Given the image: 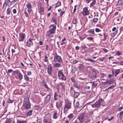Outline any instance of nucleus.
<instances>
[{
  "mask_svg": "<svg viewBox=\"0 0 123 123\" xmlns=\"http://www.w3.org/2000/svg\"><path fill=\"white\" fill-rule=\"evenodd\" d=\"M31 104L28 99L25 100L23 103V107L24 110H27L30 108Z\"/></svg>",
  "mask_w": 123,
  "mask_h": 123,
  "instance_id": "f03ea898",
  "label": "nucleus"
},
{
  "mask_svg": "<svg viewBox=\"0 0 123 123\" xmlns=\"http://www.w3.org/2000/svg\"><path fill=\"white\" fill-rule=\"evenodd\" d=\"M117 4L119 6L120 5H121V2L120 1H119L118 2Z\"/></svg>",
  "mask_w": 123,
  "mask_h": 123,
  "instance_id": "052dcab7",
  "label": "nucleus"
},
{
  "mask_svg": "<svg viewBox=\"0 0 123 123\" xmlns=\"http://www.w3.org/2000/svg\"><path fill=\"white\" fill-rule=\"evenodd\" d=\"M13 100H10V99H8L7 100V102L8 103H12L13 102Z\"/></svg>",
  "mask_w": 123,
  "mask_h": 123,
  "instance_id": "58836bf2",
  "label": "nucleus"
},
{
  "mask_svg": "<svg viewBox=\"0 0 123 123\" xmlns=\"http://www.w3.org/2000/svg\"><path fill=\"white\" fill-rule=\"evenodd\" d=\"M73 86L75 88L79 89V86H78V84L76 82L74 83L73 84Z\"/></svg>",
  "mask_w": 123,
  "mask_h": 123,
  "instance_id": "5701e85b",
  "label": "nucleus"
},
{
  "mask_svg": "<svg viewBox=\"0 0 123 123\" xmlns=\"http://www.w3.org/2000/svg\"><path fill=\"white\" fill-rule=\"evenodd\" d=\"M32 112V110H31L26 113V115L27 116H31Z\"/></svg>",
  "mask_w": 123,
  "mask_h": 123,
  "instance_id": "dca6fc26",
  "label": "nucleus"
},
{
  "mask_svg": "<svg viewBox=\"0 0 123 123\" xmlns=\"http://www.w3.org/2000/svg\"><path fill=\"white\" fill-rule=\"evenodd\" d=\"M115 87V86H110L107 89H111V88H113L114 87Z\"/></svg>",
  "mask_w": 123,
  "mask_h": 123,
  "instance_id": "4d7b16f0",
  "label": "nucleus"
},
{
  "mask_svg": "<svg viewBox=\"0 0 123 123\" xmlns=\"http://www.w3.org/2000/svg\"><path fill=\"white\" fill-rule=\"evenodd\" d=\"M47 72L50 75H51V74L52 70H48Z\"/></svg>",
  "mask_w": 123,
  "mask_h": 123,
  "instance_id": "79ce46f5",
  "label": "nucleus"
},
{
  "mask_svg": "<svg viewBox=\"0 0 123 123\" xmlns=\"http://www.w3.org/2000/svg\"><path fill=\"white\" fill-rule=\"evenodd\" d=\"M77 20L76 18H74L73 20L72 23L74 24H76L77 22Z\"/></svg>",
  "mask_w": 123,
  "mask_h": 123,
  "instance_id": "c756f323",
  "label": "nucleus"
},
{
  "mask_svg": "<svg viewBox=\"0 0 123 123\" xmlns=\"http://www.w3.org/2000/svg\"><path fill=\"white\" fill-rule=\"evenodd\" d=\"M18 78L20 80H21L23 78V76L20 73H18Z\"/></svg>",
  "mask_w": 123,
  "mask_h": 123,
  "instance_id": "aec40b11",
  "label": "nucleus"
},
{
  "mask_svg": "<svg viewBox=\"0 0 123 123\" xmlns=\"http://www.w3.org/2000/svg\"><path fill=\"white\" fill-rule=\"evenodd\" d=\"M20 72H18V71L17 70H16L14 71L13 72V73L14 74H18V73H19Z\"/></svg>",
  "mask_w": 123,
  "mask_h": 123,
  "instance_id": "a18cd8bd",
  "label": "nucleus"
},
{
  "mask_svg": "<svg viewBox=\"0 0 123 123\" xmlns=\"http://www.w3.org/2000/svg\"><path fill=\"white\" fill-rule=\"evenodd\" d=\"M58 75L59 77H61V79L62 80H65L66 79V78L64 75L63 74V72H62L61 71H59L58 72Z\"/></svg>",
  "mask_w": 123,
  "mask_h": 123,
  "instance_id": "6e6552de",
  "label": "nucleus"
},
{
  "mask_svg": "<svg viewBox=\"0 0 123 123\" xmlns=\"http://www.w3.org/2000/svg\"><path fill=\"white\" fill-rule=\"evenodd\" d=\"M27 74L28 75H31V73L30 71H28L27 73Z\"/></svg>",
  "mask_w": 123,
  "mask_h": 123,
  "instance_id": "0e129e2a",
  "label": "nucleus"
},
{
  "mask_svg": "<svg viewBox=\"0 0 123 123\" xmlns=\"http://www.w3.org/2000/svg\"><path fill=\"white\" fill-rule=\"evenodd\" d=\"M87 39L89 40H92L93 39V38L91 37H87Z\"/></svg>",
  "mask_w": 123,
  "mask_h": 123,
  "instance_id": "de8ad7c7",
  "label": "nucleus"
},
{
  "mask_svg": "<svg viewBox=\"0 0 123 123\" xmlns=\"http://www.w3.org/2000/svg\"><path fill=\"white\" fill-rule=\"evenodd\" d=\"M116 53L115 55L119 56L121 55V53L119 51H117L116 52Z\"/></svg>",
  "mask_w": 123,
  "mask_h": 123,
  "instance_id": "f704fd0d",
  "label": "nucleus"
},
{
  "mask_svg": "<svg viewBox=\"0 0 123 123\" xmlns=\"http://www.w3.org/2000/svg\"><path fill=\"white\" fill-rule=\"evenodd\" d=\"M12 71V70H8V72L6 71V72L7 74H8V73H11Z\"/></svg>",
  "mask_w": 123,
  "mask_h": 123,
  "instance_id": "603ef678",
  "label": "nucleus"
},
{
  "mask_svg": "<svg viewBox=\"0 0 123 123\" xmlns=\"http://www.w3.org/2000/svg\"><path fill=\"white\" fill-rule=\"evenodd\" d=\"M32 7V6L31 4L30 3H28L27 5V7L28 9H30Z\"/></svg>",
  "mask_w": 123,
  "mask_h": 123,
  "instance_id": "cd10ccee",
  "label": "nucleus"
},
{
  "mask_svg": "<svg viewBox=\"0 0 123 123\" xmlns=\"http://www.w3.org/2000/svg\"><path fill=\"white\" fill-rule=\"evenodd\" d=\"M44 61L45 62H48L47 57L46 55H44Z\"/></svg>",
  "mask_w": 123,
  "mask_h": 123,
  "instance_id": "ea45409f",
  "label": "nucleus"
},
{
  "mask_svg": "<svg viewBox=\"0 0 123 123\" xmlns=\"http://www.w3.org/2000/svg\"><path fill=\"white\" fill-rule=\"evenodd\" d=\"M65 42H62V43H61V44L62 45H63L64 46L65 45Z\"/></svg>",
  "mask_w": 123,
  "mask_h": 123,
  "instance_id": "69168bd1",
  "label": "nucleus"
},
{
  "mask_svg": "<svg viewBox=\"0 0 123 123\" xmlns=\"http://www.w3.org/2000/svg\"><path fill=\"white\" fill-rule=\"evenodd\" d=\"M71 80L74 83H75L76 82L75 80V78L74 77H72L71 78Z\"/></svg>",
  "mask_w": 123,
  "mask_h": 123,
  "instance_id": "c9c22d12",
  "label": "nucleus"
},
{
  "mask_svg": "<svg viewBox=\"0 0 123 123\" xmlns=\"http://www.w3.org/2000/svg\"><path fill=\"white\" fill-rule=\"evenodd\" d=\"M116 27H114L112 29V31H114L116 30Z\"/></svg>",
  "mask_w": 123,
  "mask_h": 123,
  "instance_id": "13d9d810",
  "label": "nucleus"
},
{
  "mask_svg": "<svg viewBox=\"0 0 123 123\" xmlns=\"http://www.w3.org/2000/svg\"><path fill=\"white\" fill-rule=\"evenodd\" d=\"M123 109V107H120L118 108V111H120L122 110Z\"/></svg>",
  "mask_w": 123,
  "mask_h": 123,
  "instance_id": "8fccbe9b",
  "label": "nucleus"
},
{
  "mask_svg": "<svg viewBox=\"0 0 123 123\" xmlns=\"http://www.w3.org/2000/svg\"><path fill=\"white\" fill-rule=\"evenodd\" d=\"M54 60L55 62H61L62 61V59L61 57L59 56L55 55L54 57Z\"/></svg>",
  "mask_w": 123,
  "mask_h": 123,
  "instance_id": "0eeeda50",
  "label": "nucleus"
},
{
  "mask_svg": "<svg viewBox=\"0 0 123 123\" xmlns=\"http://www.w3.org/2000/svg\"><path fill=\"white\" fill-rule=\"evenodd\" d=\"M50 29L47 32L46 35L49 37H53L52 34L55 32L56 26L54 24L51 25H50Z\"/></svg>",
  "mask_w": 123,
  "mask_h": 123,
  "instance_id": "f257e3e1",
  "label": "nucleus"
},
{
  "mask_svg": "<svg viewBox=\"0 0 123 123\" xmlns=\"http://www.w3.org/2000/svg\"><path fill=\"white\" fill-rule=\"evenodd\" d=\"M120 70H112V75H114L116 77L117 75L119 74L120 72Z\"/></svg>",
  "mask_w": 123,
  "mask_h": 123,
  "instance_id": "9d476101",
  "label": "nucleus"
},
{
  "mask_svg": "<svg viewBox=\"0 0 123 123\" xmlns=\"http://www.w3.org/2000/svg\"><path fill=\"white\" fill-rule=\"evenodd\" d=\"M60 65H61V64H60L57 63H56L54 65V68L59 67H60Z\"/></svg>",
  "mask_w": 123,
  "mask_h": 123,
  "instance_id": "c85d7f7f",
  "label": "nucleus"
},
{
  "mask_svg": "<svg viewBox=\"0 0 123 123\" xmlns=\"http://www.w3.org/2000/svg\"><path fill=\"white\" fill-rule=\"evenodd\" d=\"M32 39H31L30 38L28 41H27V42L26 45L27 46L30 47L33 45V43L32 41Z\"/></svg>",
  "mask_w": 123,
  "mask_h": 123,
  "instance_id": "f8f14e48",
  "label": "nucleus"
},
{
  "mask_svg": "<svg viewBox=\"0 0 123 123\" xmlns=\"http://www.w3.org/2000/svg\"><path fill=\"white\" fill-rule=\"evenodd\" d=\"M47 68V69H51L52 68L51 66L48 65V66Z\"/></svg>",
  "mask_w": 123,
  "mask_h": 123,
  "instance_id": "5fc2aeb1",
  "label": "nucleus"
},
{
  "mask_svg": "<svg viewBox=\"0 0 123 123\" xmlns=\"http://www.w3.org/2000/svg\"><path fill=\"white\" fill-rule=\"evenodd\" d=\"M10 9L9 8H8L7 10L6 11V14L7 15H9L10 14Z\"/></svg>",
  "mask_w": 123,
  "mask_h": 123,
  "instance_id": "bb28decb",
  "label": "nucleus"
},
{
  "mask_svg": "<svg viewBox=\"0 0 123 123\" xmlns=\"http://www.w3.org/2000/svg\"><path fill=\"white\" fill-rule=\"evenodd\" d=\"M24 13L25 16L26 17H27L29 16V15L28 14L26 11H25Z\"/></svg>",
  "mask_w": 123,
  "mask_h": 123,
  "instance_id": "c03bdc74",
  "label": "nucleus"
},
{
  "mask_svg": "<svg viewBox=\"0 0 123 123\" xmlns=\"http://www.w3.org/2000/svg\"><path fill=\"white\" fill-rule=\"evenodd\" d=\"M98 20V19L97 18H94L93 20V22L94 23H96Z\"/></svg>",
  "mask_w": 123,
  "mask_h": 123,
  "instance_id": "4c0bfd02",
  "label": "nucleus"
},
{
  "mask_svg": "<svg viewBox=\"0 0 123 123\" xmlns=\"http://www.w3.org/2000/svg\"><path fill=\"white\" fill-rule=\"evenodd\" d=\"M11 122V120L10 118H7L6 119V123H10Z\"/></svg>",
  "mask_w": 123,
  "mask_h": 123,
  "instance_id": "72a5a7b5",
  "label": "nucleus"
},
{
  "mask_svg": "<svg viewBox=\"0 0 123 123\" xmlns=\"http://www.w3.org/2000/svg\"><path fill=\"white\" fill-rule=\"evenodd\" d=\"M88 32L91 34H94V30L92 29H91L89 30Z\"/></svg>",
  "mask_w": 123,
  "mask_h": 123,
  "instance_id": "7c9ffc66",
  "label": "nucleus"
},
{
  "mask_svg": "<svg viewBox=\"0 0 123 123\" xmlns=\"http://www.w3.org/2000/svg\"><path fill=\"white\" fill-rule=\"evenodd\" d=\"M84 114H82L78 116L77 119L79 120L80 123H81L83 122L84 120Z\"/></svg>",
  "mask_w": 123,
  "mask_h": 123,
  "instance_id": "1a4fd4ad",
  "label": "nucleus"
},
{
  "mask_svg": "<svg viewBox=\"0 0 123 123\" xmlns=\"http://www.w3.org/2000/svg\"><path fill=\"white\" fill-rule=\"evenodd\" d=\"M43 122L45 123H50V122L48 120H47L45 118L43 120Z\"/></svg>",
  "mask_w": 123,
  "mask_h": 123,
  "instance_id": "2f4dec72",
  "label": "nucleus"
},
{
  "mask_svg": "<svg viewBox=\"0 0 123 123\" xmlns=\"http://www.w3.org/2000/svg\"><path fill=\"white\" fill-rule=\"evenodd\" d=\"M43 84L45 88H46L47 89H49V88L45 82H43Z\"/></svg>",
  "mask_w": 123,
  "mask_h": 123,
  "instance_id": "6ab92c4d",
  "label": "nucleus"
},
{
  "mask_svg": "<svg viewBox=\"0 0 123 123\" xmlns=\"http://www.w3.org/2000/svg\"><path fill=\"white\" fill-rule=\"evenodd\" d=\"M58 117V115L56 111L53 114V117L54 119H56Z\"/></svg>",
  "mask_w": 123,
  "mask_h": 123,
  "instance_id": "2eb2a0df",
  "label": "nucleus"
},
{
  "mask_svg": "<svg viewBox=\"0 0 123 123\" xmlns=\"http://www.w3.org/2000/svg\"><path fill=\"white\" fill-rule=\"evenodd\" d=\"M104 36L105 39H106V37H107V35L105 33H104Z\"/></svg>",
  "mask_w": 123,
  "mask_h": 123,
  "instance_id": "6e6d98bb",
  "label": "nucleus"
},
{
  "mask_svg": "<svg viewBox=\"0 0 123 123\" xmlns=\"http://www.w3.org/2000/svg\"><path fill=\"white\" fill-rule=\"evenodd\" d=\"M97 81H96L97 82ZM97 85V83H96V81L93 82V83L92 84V86H93L94 87H96Z\"/></svg>",
  "mask_w": 123,
  "mask_h": 123,
  "instance_id": "e433bc0d",
  "label": "nucleus"
},
{
  "mask_svg": "<svg viewBox=\"0 0 123 123\" xmlns=\"http://www.w3.org/2000/svg\"><path fill=\"white\" fill-rule=\"evenodd\" d=\"M75 104H76V106L77 107H78L79 105V102L78 101H77L76 103H75Z\"/></svg>",
  "mask_w": 123,
  "mask_h": 123,
  "instance_id": "3c124183",
  "label": "nucleus"
},
{
  "mask_svg": "<svg viewBox=\"0 0 123 123\" xmlns=\"http://www.w3.org/2000/svg\"><path fill=\"white\" fill-rule=\"evenodd\" d=\"M51 97V94H49L46 97L45 100V102L46 103L49 102L50 99Z\"/></svg>",
  "mask_w": 123,
  "mask_h": 123,
  "instance_id": "ddd939ff",
  "label": "nucleus"
},
{
  "mask_svg": "<svg viewBox=\"0 0 123 123\" xmlns=\"http://www.w3.org/2000/svg\"><path fill=\"white\" fill-rule=\"evenodd\" d=\"M24 77L26 81H27L29 80V78L26 74L24 75Z\"/></svg>",
  "mask_w": 123,
  "mask_h": 123,
  "instance_id": "a878e982",
  "label": "nucleus"
},
{
  "mask_svg": "<svg viewBox=\"0 0 123 123\" xmlns=\"http://www.w3.org/2000/svg\"><path fill=\"white\" fill-rule=\"evenodd\" d=\"M61 2H58L56 4L55 6V8L61 6Z\"/></svg>",
  "mask_w": 123,
  "mask_h": 123,
  "instance_id": "4be33fe9",
  "label": "nucleus"
},
{
  "mask_svg": "<svg viewBox=\"0 0 123 123\" xmlns=\"http://www.w3.org/2000/svg\"><path fill=\"white\" fill-rule=\"evenodd\" d=\"M104 59V58H100L98 59L100 61H103V60Z\"/></svg>",
  "mask_w": 123,
  "mask_h": 123,
  "instance_id": "bf43d9fd",
  "label": "nucleus"
},
{
  "mask_svg": "<svg viewBox=\"0 0 123 123\" xmlns=\"http://www.w3.org/2000/svg\"><path fill=\"white\" fill-rule=\"evenodd\" d=\"M74 115L72 114H70L68 116V117L70 119H72Z\"/></svg>",
  "mask_w": 123,
  "mask_h": 123,
  "instance_id": "393cba45",
  "label": "nucleus"
},
{
  "mask_svg": "<svg viewBox=\"0 0 123 123\" xmlns=\"http://www.w3.org/2000/svg\"><path fill=\"white\" fill-rule=\"evenodd\" d=\"M58 96L56 92H55L54 96V98L55 100H56L57 99V97H58Z\"/></svg>",
  "mask_w": 123,
  "mask_h": 123,
  "instance_id": "a211bd4d",
  "label": "nucleus"
},
{
  "mask_svg": "<svg viewBox=\"0 0 123 123\" xmlns=\"http://www.w3.org/2000/svg\"><path fill=\"white\" fill-rule=\"evenodd\" d=\"M25 35L24 33L19 34V36L18 38L19 42L23 41L25 39Z\"/></svg>",
  "mask_w": 123,
  "mask_h": 123,
  "instance_id": "9b49d317",
  "label": "nucleus"
},
{
  "mask_svg": "<svg viewBox=\"0 0 123 123\" xmlns=\"http://www.w3.org/2000/svg\"><path fill=\"white\" fill-rule=\"evenodd\" d=\"M71 108V103L68 102H65L64 107V110L65 112H67Z\"/></svg>",
  "mask_w": 123,
  "mask_h": 123,
  "instance_id": "20e7f679",
  "label": "nucleus"
},
{
  "mask_svg": "<svg viewBox=\"0 0 123 123\" xmlns=\"http://www.w3.org/2000/svg\"><path fill=\"white\" fill-rule=\"evenodd\" d=\"M44 10V8L43 7H40L39 9V11L40 12H43Z\"/></svg>",
  "mask_w": 123,
  "mask_h": 123,
  "instance_id": "473e14b6",
  "label": "nucleus"
},
{
  "mask_svg": "<svg viewBox=\"0 0 123 123\" xmlns=\"http://www.w3.org/2000/svg\"><path fill=\"white\" fill-rule=\"evenodd\" d=\"M86 60L92 63H95L96 62L95 61L91 59H88Z\"/></svg>",
  "mask_w": 123,
  "mask_h": 123,
  "instance_id": "b1692460",
  "label": "nucleus"
},
{
  "mask_svg": "<svg viewBox=\"0 0 123 123\" xmlns=\"http://www.w3.org/2000/svg\"><path fill=\"white\" fill-rule=\"evenodd\" d=\"M77 6V5H76L74 6V9L73 12V13H74L76 11V7Z\"/></svg>",
  "mask_w": 123,
  "mask_h": 123,
  "instance_id": "09e8293b",
  "label": "nucleus"
},
{
  "mask_svg": "<svg viewBox=\"0 0 123 123\" xmlns=\"http://www.w3.org/2000/svg\"><path fill=\"white\" fill-rule=\"evenodd\" d=\"M17 123H27V122L26 120L21 121L18 120L17 121Z\"/></svg>",
  "mask_w": 123,
  "mask_h": 123,
  "instance_id": "412c9836",
  "label": "nucleus"
},
{
  "mask_svg": "<svg viewBox=\"0 0 123 123\" xmlns=\"http://www.w3.org/2000/svg\"><path fill=\"white\" fill-rule=\"evenodd\" d=\"M95 31L96 32H98L101 31V30L98 28H96L95 29Z\"/></svg>",
  "mask_w": 123,
  "mask_h": 123,
  "instance_id": "49530a36",
  "label": "nucleus"
},
{
  "mask_svg": "<svg viewBox=\"0 0 123 123\" xmlns=\"http://www.w3.org/2000/svg\"><path fill=\"white\" fill-rule=\"evenodd\" d=\"M81 13L84 16L89 15V12L87 8V7L84 8L83 9V11Z\"/></svg>",
  "mask_w": 123,
  "mask_h": 123,
  "instance_id": "423d86ee",
  "label": "nucleus"
},
{
  "mask_svg": "<svg viewBox=\"0 0 123 123\" xmlns=\"http://www.w3.org/2000/svg\"><path fill=\"white\" fill-rule=\"evenodd\" d=\"M95 0H93L90 6H93L95 4Z\"/></svg>",
  "mask_w": 123,
  "mask_h": 123,
  "instance_id": "a19ab883",
  "label": "nucleus"
},
{
  "mask_svg": "<svg viewBox=\"0 0 123 123\" xmlns=\"http://www.w3.org/2000/svg\"><path fill=\"white\" fill-rule=\"evenodd\" d=\"M64 12L63 11H62L60 13V14H61L60 16H61L64 13Z\"/></svg>",
  "mask_w": 123,
  "mask_h": 123,
  "instance_id": "680f3d73",
  "label": "nucleus"
},
{
  "mask_svg": "<svg viewBox=\"0 0 123 123\" xmlns=\"http://www.w3.org/2000/svg\"><path fill=\"white\" fill-rule=\"evenodd\" d=\"M117 32V30L115 32L111 33V34H112L114 36H115Z\"/></svg>",
  "mask_w": 123,
  "mask_h": 123,
  "instance_id": "37998d69",
  "label": "nucleus"
},
{
  "mask_svg": "<svg viewBox=\"0 0 123 123\" xmlns=\"http://www.w3.org/2000/svg\"><path fill=\"white\" fill-rule=\"evenodd\" d=\"M74 91V96L75 98H77L79 95L80 93L78 92Z\"/></svg>",
  "mask_w": 123,
  "mask_h": 123,
  "instance_id": "f3484780",
  "label": "nucleus"
},
{
  "mask_svg": "<svg viewBox=\"0 0 123 123\" xmlns=\"http://www.w3.org/2000/svg\"><path fill=\"white\" fill-rule=\"evenodd\" d=\"M77 62V61L76 60H75L73 61V63L74 64H76Z\"/></svg>",
  "mask_w": 123,
  "mask_h": 123,
  "instance_id": "338daca9",
  "label": "nucleus"
},
{
  "mask_svg": "<svg viewBox=\"0 0 123 123\" xmlns=\"http://www.w3.org/2000/svg\"><path fill=\"white\" fill-rule=\"evenodd\" d=\"M12 12L14 14L16 13V9H14L12 10Z\"/></svg>",
  "mask_w": 123,
  "mask_h": 123,
  "instance_id": "864d4df0",
  "label": "nucleus"
},
{
  "mask_svg": "<svg viewBox=\"0 0 123 123\" xmlns=\"http://www.w3.org/2000/svg\"><path fill=\"white\" fill-rule=\"evenodd\" d=\"M113 118H114L113 117H112L111 118L109 119H108V120L109 121H110L111 120H112V119H113Z\"/></svg>",
  "mask_w": 123,
  "mask_h": 123,
  "instance_id": "e2e57ef3",
  "label": "nucleus"
},
{
  "mask_svg": "<svg viewBox=\"0 0 123 123\" xmlns=\"http://www.w3.org/2000/svg\"><path fill=\"white\" fill-rule=\"evenodd\" d=\"M115 81L113 78H111L110 80H106V81L104 82V83L105 84H106L107 83H108L109 84H111L113 83Z\"/></svg>",
  "mask_w": 123,
  "mask_h": 123,
  "instance_id": "4468645a",
  "label": "nucleus"
},
{
  "mask_svg": "<svg viewBox=\"0 0 123 123\" xmlns=\"http://www.w3.org/2000/svg\"><path fill=\"white\" fill-rule=\"evenodd\" d=\"M103 102V99H98L97 101L93 104L92 105L93 108L99 107L100 106L102 103Z\"/></svg>",
  "mask_w": 123,
  "mask_h": 123,
  "instance_id": "7ed1b4c3",
  "label": "nucleus"
},
{
  "mask_svg": "<svg viewBox=\"0 0 123 123\" xmlns=\"http://www.w3.org/2000/svg\"><path fill=\"white\" fill-rule=\"evenodd\" d=\"M103 51H105L106 52H107V51H108L107 50L105 49H103Z\"/></svg>",
  "mask_w": 123,
  "mask_h": 123,
  "instance_id": "774afa93",
  "label": "nucleus"
},
{
  "mask_svg": "<svg viewBox=\"0 0 123 123\" xmlns=\"http://www.w3.org/2000/svg\"><path fill=\"white\" fill-rule=\"evenodd\" d=\"M63 102L62 101L60 100V101H57L56 103V106L57 108L59 110L61 108L62 106V103Z\"/></svg>",
  "mask_w": 123,
  "mask_h": 123,
  "instance_id": "39448f33",
  "label": "nucleus"
}]
</instances>
